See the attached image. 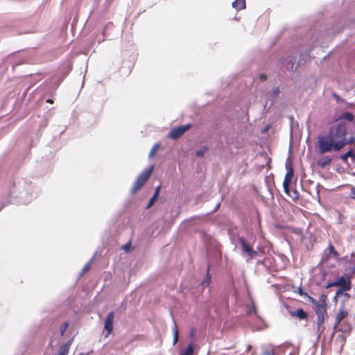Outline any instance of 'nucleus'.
<instances>
[{
    "mask_svg": "<svg viewBox=\"0 0 355 355\" xmlns=\"http://www.w3.org/2000/svg\"><path fill=\"white\" fill-rule=\"evenodd\" d=\"M347 128L345 123H339L332 126L327 135L318 137L320 153L341 150L347 144Z\"/></svg>",
    "mask_w": 355,
    "mask_h": 355,
    "instance_id": "f257e3e1",
    "label": "nucleus"
},
{
    "mask_svg": "<svg viewBox=\"0 0 355 355\" xmlns=\"http://www.w3.org/2000/svg\"><path fill=\"white\" fill-rule=\"evenodd\" d=\"M345 297H346V300L341 302L335 317L334 329L337 331H346L347 329H349L348 326L345 328H343L342 327L343 324H341V322L348 316L349 312V295L348 293H345Z\"/></svg>",
    "mask_w": 355,
    "mask_h": 355,
    "instance_id": "f03ea898",
    "label": "nucleus"
},
{
    "mask_svg": "<svg viewBox=\"0 0 355 355\" xmlns=\"http://www.w3.org/2000/svg\"><path fill=\"white\" fill-rule=\"evenodd\" d=\"M154 170V166H150L148 168L143 171L137 178L135 182H134L132 189L131 193H135L139 191L143 186L146 183V182L150 178L153 171Z\"/></svg>",
    "mask_w": 355,
    "mask_h": 355,
    "instance_id": "7ed1b4c3",
    "label": "nucleus"
},
{
    "mask_svg": "<svg viewBox=\"0 0 355 355\" xmlns=\"http://www.w3.org/2000/svg\"><path fill=\"white\" fill-rule=\"evenodd\" d=\"M314 306L316 315H327V295L322 294L319 297L318 303Z\"/></svg>",
    "mask_w": 355,
    "mask_h": 355,
    "instance_id": "20e7f679",
    "label": "nucleus"
},
{
    "mask_svg": "<svg viewBox=\"0 0 355 355\" xmlns=\"http://www.w3.org/2000/svg\"><path fill=\"white\" fill-rule=\"evenodd\" d=\"M331 257H334L336 259H338L340 254L338 251L336 250L333 244L331 243H329L328 248L324 250V254L322 256L321 263H327Z\"/></svg>",
    "mask_w": 355,
    "mask_h": 355,
    "instance_id": "39448f33",
    "label": "nucleus"
},
{
    "mask_svg": "<svg viewBox=\"0 0 355 355\" xmlns=\"http://www.w3.org/2000/svg\"><path fill=\"white\" fill-rule=\"evenodd\" d=\"M329 286L340 287L342 291H347L352 288L351 279H349L347 276L346 277H340L330 284Z\"/></svg>",
    "mask_w": 355,
    "mask_h": 355,
    "instance_id": "423d86ee",
    "label": "nucleus"
},
{
    "mask_svg": "<svg viewBox=\"0 0 355 355\" xmlns=\"http://www.w3.org/2000/svg\"><path fill=\"white\" fill-rule=\"evenodd\" d=\"M190 128V124L173 128L168 133V137L173 139H177L181 137Z\"/></svg>",
    "mask_w": 355,
    "mask_h": 355,
    "instance_id": "0eeeda50",
    "label": "nucleus"
},
{
    "mask_svg": "<svg viewBox=\"0 0 355 355\" xmlns=\"http://www.w3.org/2000/svg\"><path fill=\"white\" fill-rule=\"evenodd\" d=\"M287 172L285 175L284 180L283 182V187L284 192L286 194H289V185L293 177V169L292 166H286Z\"/></svg>",
    "mask_w": 355,
    "mask_h": 355,
    "instance_id": "6e6552de",
    "label": "nucleus"
},
{
    "mask_svg": "<svg viewBox=\"0 0 355 355\" xmlns=\"http://www.w3.org/2000/svg\"><path fill=\"white\" fill-rule=\"evenodd\" d=\"M113 320H114V312H110L105 318L104 329L107 331L106 337H107L113 330Z\"/></svg>",
    "mask_w": 355,
    "mask_h": 355,
    "instance_id": "1a4fd4ad",
    "label": "nucleus"
},
{
    "mask_svg": "<svg viewBox=\"0 0 355 355\" xmlns=\"http://www.w3.org/2000/svg\"><path fill=\"white\" fill-rule=\"evenodd\" d=\"M349 266L345 269L346 274L349 279H352L355 276V255L351 254V259L348 261Z\"/></svg>",
    "mask_w": 355,
    "mask_h": 355,
    "instance_id": "9d476101",
    "label": "nucleus"
},
{
    "mask_svg": "<svg viewBox=\"0 0 355 355\" xmlns=\"http://www.w3.org/2000/svg\"><path fill=\"white\" fill-rule=\"evenodd\" d=\"M317 323V333L320 336L325 330V320L327 318V315H316Z\"/></svg>",
    "mask_w": 355,
    "mask_h": 355,
    "instance_id": "9b49d317",
    "label": "nucleus"
},
{
    "mask_svg": "<svg viewBox=\"0 0 355 355\" xmlns=\"http://www.w3.org/2000/svg\"><path fill=\"white\" fill-rule=\"evenodd\" d=\"M239 241L242 246L243 251L246 252L250 257H252L254 255L257 254V252L252 249L244 238L240 237Z\"/></svg>",
    "mask_w": 355,
    "mask_h": 355,
    "instance_id": "f8f14e48",
    "label": "nucleus"
},
{
    "mask_svg": "<svg viewBox=\"0 0 355 355\" xmlns=\"http://www.w3.org/2000/svg\"><path fill=\"white\" fill-rule=\"evenodd\" d=\"M293 317L298 318L300 320H306L308 318V314L302 309H298L295 311L291 313Z\"/></svg>",
    "mask_w": 355,
    "mask_h": 355,
    "instance_id": "ddd939ff",
    "label": "nucleus"
},
{
    "mask_svg": "<svg viewBox=\"0 0 355 355\" xmlns=\"http://www.w3.org/2000/svg\"><path fill=\"white\" fill-rule=\"evenodd\" d=\"M72 339L67 343L62 345L58 349V353L57 355H67L70 345H71Z\"/></svg>",
    "mask_w": 355,
    "mask_h": 355,
    "instance_id": "4468645a",
    "label": "nucleus"
},
{
    "mask_svg": "<svg viewBox=\"0 0 355 355\" xmlns=\"http://www.w3.org/2000/svg\"><path fill=\"white\" fill-rule=\"evenodd\" d=\"M160 189H161V185H159L156 187L153 197L149 200L147 208H150L151 206H153L154 205L155 202L157 200V199L159 196Z\"/></svg>",
    "mask_w": 355,
    "mask_h": 355,
    "instance_id": "2eb2a0df",
    "label": "nucleus"
},
{
    "mask_svg": "<svg viewBox=\"0 0 355 355\" xmlns=\"http://www.w3.org/2000/svg\"><path fill=\"white\" fill-rule=\"evenodd\" d=\"M232 6L237 10L245 8V0H235L232 3Z\"/></svg>",
    "mask_w": 355,
    "mask_h": 355,
    "instance_id": "dca6fc26",
    "label": "nucleus"
},
{
    "mask_svg": "<svg viewBox=\"0 0 355 355\" xmlns=\"http://www.w3.org/2000/svg\"><path fill=\"white\" fill-rule=\"evenodd\" d=\"M331 162V158L329 156H325L320 159L318 161V165L324 168L327 166H329Z\"/></svg>",
    "mask_w": 355,
    "mask_h": 355,
    "instance_id": "f3484780",
    "label": "nucleus"
},
{
    "mask_svg": "<svg viewBox=\"0 0 355 355\" xmlns=\"http://www.w3.org/2000/svg\"><path fill=\"white\" fill-rule=\"evenodd\" d=\"M159 148H160V144L159 143L154 144L150 150V153L148 155L149 158H153L155 155V154L157 153V152L158 151Z\"/></svg>",
    "mask_w": 355,
    "mask_h": 355,
    "instance_id": "a211bd4d",
    "label": "nucleus"
},
{
    "mask_svg": "<svg viewBox=\"0 0 355 355\" xmlns=\"http://www.w3.org/2000/svg\"><path fill=\"white\" fill-rule=\"evenodd\" d=\"M348 157L355 158V154L352 149L340 156V159L343 162H346Z\"/></svg>",
    "mask_w": 355,
    "mask_h": 355,
    "instance_id": "6ab92c4d",
    "label": "nucleus"
},
{
    "mask_svg": "<svg viewBox=\"0 0 355 355\" xmlns=\"http://www.w3.org/2000/svg\"><path fill=\"white\" fill-rule=\"evenodd\" d=\"M340 118L351 122L354 120V116L352 113L349 112H345L341 114Z\"/></svg>",
    "mask_w": 355,
    "mask_h": 355,
    "instance_id": "aec40b11",
    "label": "nucleus"
},
{
    "mask_svg": "<svg viewBox=\"0 0 355 355\" xmlns=\"http://www.w3.org/2000/svg\"><path fill=\"white\" fill-rule=\"evenodd\" d=\"M193 348L192 345H189L186 349L183 350L180 355H193Z\"/></svg>",
    "mask_w": 355,
    "mask_h": 355,
    "instance_id": "412c9836",
    "label": "nucleus"
},
{
    "mask_svg": "<svg viewBox=\"0 0 355 355\" xmlns=\"http://www.w3.org/2000/svg\"><path fill=\"white\" fill-rule=\"evenodd\" d=\"M287 195L289 196L290 197H291L293 198V200H294L295 201L298 200L299 197H300V193L296 189L292 190L291 193L289 191V194H287Z\"/></svg>",
    "mask_w": 355,
    "mask_h": 355,
    "instance_id": "4be33fe9",
    "label": "nucleus"
},
{
    "mask_svg": "<svg viewBox=\"0 0 355 355\" xmlns=\"http://www.w3.org/2000/svg\"><path fill=\"white\" fill-rule=\"evenodd\" d=\"M173 345H175L178 341V330L176 325L173 328Z\"/></svg>",
    "mask_w": 355,
    "mask_h": 355,
    "instance_id": "5701e85b",
    "label": "nucleus"
},
{
    "mask_svg": "<svg viewBox=\"0 0 355 355\" xmlns=\"http://www.w3.org/2000/svg\"><path fill=\"white\" fill-rule=\"evenodd\" d=\"M208 150V148L207 146H204L203 148H202L200 150H198L196 153V155L198 157H203L205 154V153L207 152V150Z\"/></svg>",
    "mask_w": 355,
    "mask_h": 355,
    "instance_id": "b1692460",
    "label": "nucleus"
},
{
    "mask_svg": "<svg viewBox=\"0 0 355 355\" xmlns=\"http://www.w3.org/2000/svg\"><path fill=\"white\" fill-rule=\"evenodd\" d=\"M69 327V322H64L60 327V334L61 336H63L64 332L66 331L67 329Z\"/></svg>",
    "mask_w": 355,
    "mask_h": 355,
    "instance_id": "393cba45",
    "label": "nucleus"
},
{
    "mask_svg": "<svg viewBox=\"0 0 355 355\" xmlns=\"http://www.w3.org/2000/svg\"><path fill=\"white\" fill-rule=\"evenodd\" d=\"M259 355H275L274 350L270 349H264Z\"/></svg>",
    "mask_w": 355,
    "mask_h": 355,
    "instance_id": "a878e982",
    "label": "nucleus"
},
{
    "mask_svg": "<svg viewBox=\"0 0 355 355\" xmlns=\"http://www.w3.org/2000/svg\"><path fill=\"white\" fill-rule=\"evenodd\" d=\"M305 297H306L308 299V301L310 303H311L312 304H313L314 306L318 303V300H315L313 297L309 295L308 294Z\"/></svg>",
    "mask_w": 355,
    "mask_h": 355,
    "instance_id": "bb28decb",
    "label": "nucleus"
},
{
    "mask_svg": "<svg viewBox=\"0 0 355 355\" xmlns=\"http://www.w3.org/2000/svg\"><path fill=\"white\" fill-rule=\"evenodd\" d=\"M331 96L337 103L343 101V99L341 98L336 93H332Z\"/></svg>",
    "mask_w": 355,
    "mask_h": 355,
    "instance_id": "cd10ccee",
    "label": "nucleus"
},
{
    "mask_svg": "<svg viewBox=\"0 0 355 355\" xmlns=\"http://www.w3.org/2000/svg\"><path fill=\"white\" fill-rule=\"evenodd\" d=\"M91 263H92V261L85 265V266L83 269V272H86L87 270H89L90 269Z\"/></svg>",
    "mask_w": 355,
    "mask_h": 355,
    "instance_id": "c85d7f7f",
    "label": "nucleus"
},
{
    "mask_svg": "<svg viewBox=\"0 0 355 355\" xmlns=\"http://www.w3.org/2000/svg\"><path fill=\"white\" fill-rule=\"evenodd\" d=\"M355 143V138L354 137H349L348 139H347V144H354Z\"/></svg>",
    "mask_w": 355,
    "mask_h": 355,
    "instance_id": "c756f323",
    "label": "nucleus"
},
{
    "mask_svg": "<svg viewBox=\"0 0 355 355\" xmlns=\"http://www.w3.org/2000/svg\"><path fill=\"white\" fill-rule=\"evenodd\" d=\"M297 293H298L300 295H302V296H306V295H307V293H304V292L302 291V288H300V287H299V288H298V289H297Z\"/></svg>",
    "mask_w": 355,
    "mask_h": 355,
    "instance_id": "7c9ffc66",
    "label": "nucleus"
},
{
    "mask_svg": "<svg viewBox=\"0 0 355 355\" xmlns=\"http://www.w3.org/2000/svg\"><path fill=\"white\" fill-rule=\"evenodd\" d=\"M266 78H267V76H266V74H264V73H261V74H260V75H259V79H260L261 81H264V80H266Z\"/></svg>",
    "mask_w": 355,
    "mask_h": 355,
    "instance_id": "2f4dec72",
    "label": "nucleus"
},
{
    "mask_svg": "<svg viewBox=\"0 0 355 355\" xmlns=\"http://www.w3.org/2000/svg\"><path fill=\"white\" fill-rule=\"evenodd\" d=\"M130 247V243L125 244L123 246V249H124L125 251H128Z\"/></svg>",
    "mask_w": 355,
    "mask_h": 355,
    "instance_id": "473e14b6",
    "label": "nucleus"
},
{
    "mask_svg": "<svg viewBox=\"0 0 355 355\" xmlns=\"http://www.w3.org/2000/svg\"><path fill=\"white\" fill-rule=\"evenodd\" d=\"M351 197L355 198V188H352L351 191Z\"/></svg>",
    "mask_w": 355,
    "mask_h": 355,
    "instance_id": "72a5a7b5",
    "label": "nucleus"
},
{
    "mask_svg": "<svg viewBox=\"0 0 355 355\" xmlns=\"http://www.w3.org/2000/svg\"><path fill=\"white\" fill-rule=\"evenodd\" d=\"M210 281H211V280H210V278H209V277H208V278H207V279H206V280H205V281L203 282V284H206L207 286H208V285L209 284V283H210Z\"/></svg>",
    "mask_w": 355,
    "mask_h": 355,
    "instance_id": "f704fd0d",
    "label": "nucleus"
},
{
    "mask_svg": "<svg viewBox=\"0 0 355 355\" xmlns=\"http://www.w3.org/2000/svg\"><path fill=\"white\" fill-rule=\"evenodd\" d=\"M46 103L52 104L53 103V101L52 99L49 98L46 100Z\"/></svg>",
    "mask_w": 355,
    "mask_h": 355,
    "instance_id": "c9c22d12",
    "label": "nucleus"
}]
</instances>
